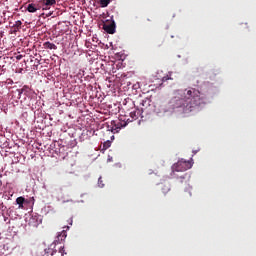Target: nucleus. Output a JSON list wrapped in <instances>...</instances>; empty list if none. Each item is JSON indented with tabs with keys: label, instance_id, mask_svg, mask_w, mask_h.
I'll return each mask as SVG.
<instances>
[{
	"label": "nucleus",
	"instance_id": "f257e3e1",
	"mask_svg": "<svg viewBox=\"0 0 256 256\" xmlns=\"http://www.w3.org/2000/svg\"><path fill=\"white\" fill-rule=\"evenodd\" d=\"M207 96L201 94L198 89L187 88L183 91V94L180 96L173 97L169 102V107L173 111L177 110L178 113H191L195 111L197 107L206 105Z\"/></svg>",
	"mask_w": 256,
	"mask_h": 256
},
{
	"label": "nucleus",
	"instance_id": "f03ea898",
	"mask_svg": "<svg viewBox=\"0 0 256 256\" xmlns=\"http://www.w3.org/2000/svg\"><path fill=\"white\" fill-rule=\"evenodd\" d=\"M46 256H67V252H65V246L60 245L57 247V244L52 243L48 248L44 250Z\"/></svg>",
	"mask_w": 256,
	"mask_h": 256
},
{
	"label": "nucleus",
	"instance_id": "7ed1b4c3",
	"mask_svg": "<svg viewBox=\"0 0 256 256\" xmlns=\"http://www.w3.org/2000/svg\"><path fill=\"white\" fill-rule=\"evenodd\" d=\"M191 167H193V161L181 159L172 165V173H183V171H188Z\"/></svg>",
	"mask_w": 256,
	"mask_h": 256
},
{
	"label": "nucleus",
	"instance_id": "20e7f679",
	"mask_svg": "<svg viewBox=\"0 0 256 256\" xmlns=\"http://www.w3.org/2000/svg\"><path fill=\"white\" fill-rule=\"evenodd\" d=\"M129 122H127V120L122 121H115L112 120L110 122V125H108V131H111L112 133H119V131H121V129H123V127H127Z\"/></svg>",
	"mask_w": 256,
	"mask_h": 256
},
{
	"label": "nucleus",
	"instance_id": "39448f33",
	"mask_svg": "<svg viewBox=\"0 0 256 256\" xmlns=\"http://www.w3.org/2000/svg\"><path fill=\"white\" fill-rule=\"evenodd\" d=\"M142 115L143 108H136L134 111L130 112V118H128L126 121L127 123H133V121H137V119H139V117H141Z\"/></svg>",
	"mask_w": 256,
	"mask_h": 256
},
{
	"label": "nucleus",
	"instance_id": "423d86ee",
	"mask_svg": "<svg viewBox=\"0 0 256 256\" xmlns=\"http://www.w3.org/2000/svg\"><path fill=\"white\" fill-rule=\"evenodd\" d=\"M57 4V0H42V9L43 11H47L48 9H51L53 5Z\"/></svg>",
	"mask_w": 256,
	"mask_h": 256
},
{
	"label": "nucleus",
	"instance_id": "0eeeda50",
	"mask_svg": "<svg viewBox=\"0 0 256 256\" xmlns=\"http://www.w3.org/2000/svg\"><path fill=\"white\" fill-rule=\"evenodd\" d=\"M65 239H67V231L63 230L60 234H58L56 240L53 243H55L57 247V245H61Z\"/></svg>",
	"mask_w": 256,
	"mask_h": 256
},
{
	"label": "nucleus",
	"instance_id": "6e6552de",
	"mask_svg": "<svg viewBox=\"0 0 256 256\" xmlns=\"http://www.w3.org/2000/svg\"><path fill=\"white\" fill-rule=\"evenodd\" d=\"M39 9H41V6H39V4H35V3L28 4V6L26 8L28 13H37V11H39Z\"/></svg>",
	"mask_w": 256,
	"mask_h": 256
},
{
	"label": "nucleus",
	"instance_id": "1a4fd4ad",
	"mask_svg": "<svg viewBox=\"0 0 256 256\" xmlns=\"http://www.w3.org/2000/svg\"><path fill=\"white\" fill-rule=\"evenodd\" d=\"M103 29L106 33H109V35H113V33H115V24H104Z\"/></svg>",
	"mask_w": 256,
	"mask_h": 256
},
{
	"label": "nucleus",
	"instance_id": "9d476101",
	"mask_svg": "<svg viewBox=\"0 0 256 256\" xmlns=\"http://www.w3.org/2000/svg\"><path fill=\"white\" fill-rule=\"evenodd\" d=\"M43 48L44 49H50V50H57V45L54 43H51L49 41L43 43Z\"/></svg>",
	"mask_w": 256,
	"mask_h": 256
},
{
	"label": "nucleus",
	"instance_id": "9b49d317",
	"mask_svg": "<svg viewBox=\"0 0 256 256\" xmlns=\"http://www.w3.org/2000/svg\"><path fill=\"white\" fill-rule=\"evenodd\" d=\"M150 105H151V100H149V98H145L140 101V106L144 107L145 109H147V107H149Z\"/></svg>",
	"mask_w": 256,
	"mask_h": 256
},
{
	"label": "nucleus",
	"instance_id": "f8f14e48",
	"mask_svg": "<svg viewBox=\"0 0 256 256\" xmlns=\"http://www.w3.org/2000/svg\"><path fill=\"white\" fill-rule=\"evenodd\" d=\"M17 91H18L19 97H21V95H23V93L25 95H27V93H29V86L25 85L22 87V89H18Z\"/></svg>",
	"mask_w": 256,
	"mask_h": 256
},
{
	"label": "nucleus",
	"instance_id": "ddd939ff",
	"mask_svg": "<svg viewBox=\"0 0 256 256\" xmlns=\"http://www.w3.org/2000/svg\"><path fill=\"white\" fill-rule=\"evenodd\" d=\"M16 203L17 205H19V209H23V203H25V199L20 196L16 199Z\"/></svg>",
	"mask_w": 256,
	"mask_h": 256
},
{
	"label": "nucleus",
	"instance_id": "4468645a",
	"mask_svg": "<svg viewBox=\"0 0 256 256\" xmlns=\"http://www.w3.org/2000/svg\"><path fill=\"white\" fill-rule=\"evenodd\" d=\"M169 191H171V186H170L169 184H166V185H164V186L162 187V193H163L164 195H167V193H168Z\"/></svg>",
	"mask_w": 256,
	"mask_h": 256
},
{
	"label": "nucleus",
	"instance_id": "2eb2a0df",
	"mask_svg": "<svg viewBox=\"0 0 256 256\" xmlns=\"http://www.w3.org/2000/svg\"><path fill=\"white\" fill-rule=\"evenodd\" d=\"M111 3V0H100L101 7H107Z\"/></svg>",
	"mask_w": 256,
	"mask_h": 256
},
{
	"label": "nucleus",
	"instance_id": "dca6fc26",
	"mask_svg": "<svg viewBox=\"0 0 256 256\" xmlns=\"http://www.w3.org/2000/svg\"><path fill=\"white\" fill-rule=\"evenodd\" d=\"M22 25H23V22H21V20H18L15 22L14 27H15V29L19 30V29H21Z\"/></svg>",
	"mask_w": 256,
	"mask_h": 256
},
{
	"label": "nucleus",
	"instance_id": "f3484780",
	"mask_svg": "<svg viewBox=\"0 0 256 256\" xmlns=\"http://www.w3.org/2000/svg\"><path fill=\"white\" fill-rule=\"evenodd\" d=\"M98 186H99V187H105V184L103 183V178H102V177H100V178L98 179Z\"/></svg>",
	"mask_w": 256,
	"mask_h": 256
},
{
	"label": "nucleus",
	"instance_id": "a211bd4d",
	"mask_svg": "<svg viewBox=\"0 0 256 256\" xmlns=\"http://www.w3.org/2000/svg\"><path fill=\"white\" fill-rule=\"evenodd\" d=\"M104 147L105 149H109V147H111V142L110 141L105 142Z\"/></svg>",
	"mask_w": 256,
	"mask_h": 256
},
{
	"label": "nucleus",
	"instance_id": "6ab92c4d",
	"mask_svg": "<svg viewBox=\"0 0 256 256\" xmlns=\"http://www.w3.org/2000/svg\"><path fill=\"white\" fill-rule=\"evenodd\" d=\"M16 59H17V61H21V59H23V55L16 56Z\"/></svg>",
	"mask_w": 256,
	"mask_h": 256
},
{
	"label": "nucleus",
	"instance_id": "aec40b11",
	"mask_svg": "<svg viewBox=\"0 0 256 256\" xmlns=\"http://www.w3.org/2000/svg\"><path fill=\"white\" fill-rule=\"evenodd\" d=\"M162 81H169L168 77H163Z\"/></svg>",
	"mask_w": 256,
	"mask_h": 256
}]
</instances>
